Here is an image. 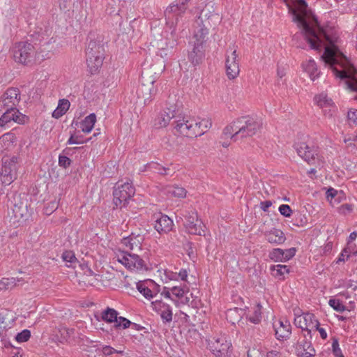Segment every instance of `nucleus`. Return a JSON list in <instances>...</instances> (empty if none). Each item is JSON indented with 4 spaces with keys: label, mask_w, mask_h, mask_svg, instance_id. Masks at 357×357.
I'll return each mask as SVG.
<instances>
[{
    "label": "nucleus",
    "mask_w": 357,
    "mask_h": 357,
    "mask_svg": "<svg viewBox=\"0 0 357 357\" xmlns=\"http://www.w3.org/2000/svg\"><path fill=\"white\" fill-rule=\"evenodd\" d=\"M289 10L293 21L301 29V34L310 44L311 49L321 51L326 43L333 45V40L323 29L319 27L316 29L310 25L313 22L317 24V20L311 10L308 8L305 0H298L295 8L289 7Z\"/></svg>",
    "instance_id": "1"
},
{
    "label": "nucleus",
    "mask_w": 357,
    "mask_h": 357,
    "mask_svg": "<svg viewBox=\"0 0 357 357\" xmlns=\"http://www.w3.org/2000/svg\"><path fill=\"white\" fill-rule=\"evenodd\" d=\"M261 122L252 116H243L235 119L223 130V135L233 142L255 135L261 128Z\"/></svg>",
    "instance_id": "2"
},
{
    "label": "nucleus",
    "mask_w": 357,
    "mask_h": 357,
    "mask_svg": "<svg viewBox=\"0 0 357 357\" xmlns=\"http://www.w3.org/2000/svg\"><path fill=\"white\" fill-rule=\"evenodd\" d=\"M211 126V122L207 119L197 121L196 119L184 114L178 107V112L174 123V128L179 135L195 138L204 135Z\"/></svg>",
    "instance_id": "3"
},
{
    "label": "nucleus",
    "mask_w": 357,
    "mask_h": 357,
    "mask_svg": "<svg viewBox=\"0 0 357 357\" xmlns=\"http://www.w3.org/2000/svg\"><path fill=\"white\" fill-rule=\"evenodd\" d=\"M104 43L102 36L90 33L86 49V64L91 74L98 72L104 59Z\"/></svg>",
    "instance_id": "4"
},
{
    "label": "nucleus",
    "mask_w": 357,
    "mask_h": 357,
    "mask_svg": "<svg viewBox=\"0 0 357 357\" xmlns=\"http://www.w3.org/2000/svg\"><path fill=\"white\" fill-rule=\"evenodd\" d=\"M328 66L335 77L345 80L347 88L357 92V71L348 61H328Z\"/></svg>",
    "instance_id": "5"
},
{
    "label": "nucleus",
    "mask_w": 357,
    "mask_h": 357,
    "mask_svg": "<svg viewBox=\"0 0 357 357\" xmlns=\"http://www.w3.org/2000/svg\"><path fill=\"white\" fill-rule=\"evenodd\" d=\"M220 15L214 10L208 8L202 10L195 22V37L206 38L208 29L220 23Z\"/></svg>",
    "instance_id": "6"
},
{
    "label": "nucleus",
    "mask_w": 357,
    "mask_h": 357,
    "mask_svg": "<svg viewBox=\"0 0 357 357\" xmlns=\"http://www.w3.org/2000/svg\"><path fill=\"white\" fill-rule=\"evenodd\" d=\"M19 158L4 157L2 159V167L1 170V180L3 185H8L17 178Z\"/></svg>",
    "instance_id": "7"
},
{
    "label": "nucleus",
    "mask_w": 357,
    "mask_h": 357,
    "mask_svg": "<svg viewBox=\"0 0 357 357\" xmlns=\"http://www.w3.org/2000/svg\"><path fill=\"white\" fill-rule=\"evenodd\" d=\"M13 52L15 61L24 65L31 63L36 54L33 45L30 43L24 41L16 43Z\"/></svg>",
    "instance_id": "8"
},
{
    "label": "nucleus",
    "mask_w": 357,
    "mask_h": 357,
    "mask_svg": "<svg viewBox=\"0 0 357 357\" xmlns=\"http://www.w3.org/2000/svg\"><path fill=\"white\" fill-rule=\"evenodd\" d=\"M180 214L185 218L183 225L189 234L199 236L204 234L202 222L198 219L197 211L194 208L183 210Z\"/></svg>",
    "instance_id": "9"
},
{
    "label": "nucleus",
    "mask_w": 357,
    "mask_h": 357,
    "mask_svg": "<svg viewBox=\"0 0 357 357\" xmlns=\"http://www.w3.org/2000/svg\"><path fill=\"white\" fill-rule=\"evenodd\" d=\"M135 193V189L131 183L126 182L123 184H117L113 191L114 204L117 208L125 207Z\"/></svg>",
    "instance_id": "10"
},
{
    "label": "nucleus",
    "mask_w": 357,
    "mask_h": 357,
    "mask_svg": "<svg viewBox=\"0 0 357 357\" xmlns=\"http://www.w3.org/2000/svg\"><path fill=\"white\" fill-rule=\"evenodd\" d=\"M116 257L117 261L128 270L134 271H144L147 270L146 262L138 254L121 252L116 255Z\"/></svg>",
    "instance_id": "11"
},
{
    "label": "nucleus",
    "mask_w": 357,
    "mask_h": 357,
    "mask_svg": "<svg viewBox=\"0 0 357 357\" xmlns=\"http://www.w3.org/2000/svg\"><path fill=\"white\" fill-rule=\"evenodd\" d=\"M193 38L195 40L190 43L188 59L191 64L196 67L200 65L205 58L204 43L206 42V38L195 37L194 35Z\"/></svg>",
    "instance_id": "12"
},
{
    "label": "nucleus",
    "mask_w": 357,
    "mask_h": 357,
    "mask_svg": "<svg viewBox=\"0 0 357 357\" xmlns=\"http://www.w3.org/2000/svg\"><path fill=\"white\" fill-rule=\"evenodd\" d=\"M208 347L216 357H229L231 343L225 335L214 337L209 340Z\"/></svg>",
    "instance_id": "13"
},
{
    "label": "nucleus",
    "mask_w": 357,
    "mask_h": 357,
    "mask_svg": "<svg viewBox=\"0 0 357 357\" xmlns=\"http://www.w3.org/2000/svg\"><path fill=\"white\" fill-rule=\"evenodd\" d=\"M32 210L29 208L26 202H20L15 204L12 208V215H10V222L13 226L18 227L25 222L31 217Z\"/></svg>",
    "instance_id": "14"
},
{
    "label": "nucleus",
    "mask_w": 357,
    "mask_h": 357,
    "mask_svg": "<svg viewBox=\"0 0 357 357\" xmlns=\"http://www.w3.org/2000/svg\"><path fill=\"white\" fill-rule=\"evenodd\" d=\"M21 99L20 91L17 88H8L0 98V112L5 108H17Z\"/></svg>",
    "instance_id": "15"
},
{
    "label": "nucleus",
    "mask_w": 357,
    "mask_h": 357,
    "mask_svg": "<svg viewBox=\"0 0 357 357\" xmlns=\"http://www.w3.org/2000/svg\"><path fill=\"white\" fill-rule=\"evenodd\" d=\"M178 112L176 105H171L166 107L154 120L155 128H165L171 123L174 126L176 115Z\"/></svg>",
    "instance_id": "16"
},
{
    "label": "nucleus",
    "mask_w": 357,
    "mask_h": 357,
    "mask_svg": "<svg viewBox=\"0 0 357 357\" xmlns=\"http://www.w3.org/2000/svg\"><path fill=\"white\" fill-rule=\"evenodd\" d=\"M149 71H143L140 78V85L138 87L137 93L142 96L145 100L150 99L155 91L153 84L155 78L149 76Z\"/></svg>",
    "instance_id": "17"
},
{
    "label": "nucleus",
    "mask_w": 357,
    "mask_h": 357,
    "mask_svg": "<svg viewBox=\"0 0 357 357\" xmlns=\"http://www.w3.org/2000/svg\"><path fill=\"white\" fill-rule=\"evenodd\" d=\"M3 113L0 117V126L4 127L10 122H15L18 124H24L28 117L21 113L17 108H5Z\"/></svg>",
    "instance_id": "18"
},
{
    "label": "nucleus",
    "mask_w": 357,
    "mask_h": 357,
    "mask_svg": "<svg viewBox=\"0 0 357 357\" xmlns=\"http://www.w3.org/2000/svg\"><path fill=\"white\" fill-rule=\"evenodd\" d=\"M294 149L298 155L308 163L314 160L318 155L317 147L308 142H297L294 144Z\"/></svg>",
    "instance_id": "19"
},
{
    "label": "nucleus",
    "mask_w": 357,
    "mask_h": 357,
    "mask_svg": "<svg viewBox=\"0 0 357 357\" xmlns=\"http://www.w3.org/2000/svg\"><path fill=\"white\" fill-rule=\"evenodd\" d=\"M190 0H176L173 1L165 10V17L170 20L176 17V21L178 17L182 16L188 8V3Z\"/></svg>",
    "instance_id": "20"
},
{
    "label": "nucleus",
    "mask_w": 357,
    "mask_h": 357,
    "mask_svg": "<svg viewBox=\"0 0 357 357\" xmlns=\"http://www.w3.org/2000/svg\"><path fill=\"white\" fill-rule=\"evenodd\" d=\"M231 52L230 55H227L225 66L226 73L229 79H233L239 74V66L237 61L238 55L236 50L231 49Z\"/></svg>",
    "instance_id": "21"
},
{
    "label": "nucleus",
    "mask_w": 357,
    "mask_h": 357,
    "mask_svg": "<svg viewBox=\"0 0 357 357\" xmlns=\"http://www.w3.org/2000/svg\"><path fill=\"white\" fill-rule=\"evenodd\" d=\"M154 227L160 234H167L172 231L174 227L173 220L167 215L159 213L154 216Z\"/></svg>",
    "instance_id": "22"
},
{
    "label": "nucleus",
    "mask_w": 357,
    "mask_h": 357,
    "mask_svg": "<svg viewBox=\"0 0 357 357\" xmlns=\"http://www.w3.org/2000/svg\"><path fill=\"white\" fill-rule=\"evenodd\" d=\"M185 293H188V288L185 286L165 287L161 292V296L165 298L169 299L175 304V300H180Z\"/></svg>",
    "instance_id": "23"
},
{
    "label": "nucleus",
    "mask_w": 357,
    "mask_h": 357,
    "mask_svg": "<svg viewBox=\"0 0 357 357\" xmlns=\"http://www.w3.org/2000/svg\"><path fill=\"white\" fill-rule=\"evenodd\" d=\"M314 320L316 319L313 314L303 313L294 318V324L298 328L306 331L307 335L311 337V329L309 327L312 328V326L314 325Z\"/></svg>",
    "instance_id": "24"
},
{
    "label": "nucleus",
    "mask_w": 357,
    "mask_h": 357,
    "mask_svg": "<svg viewBox=\"0 0 357 357\" xmlns=\"http://www.w3.org/2000/svg\"><path fill=\"white\" fill-rule=\"evenodd\" d=\"M144 241V235L132 232L121 240V244L131 250H141L142 243Z\"/></svg>",
    "instance_id": "25"
},
{
    "label": "nucleus",
    "mask_w": 357,
    "mask_h": 357,
    "mask_svg": "<svg viewBox=\"0 0 357 357\" xmlns=\"http://www.w3.org/2000/svg\"><path fill=\"white\" fill-rule=\"evenodd\" d=\"M153 309L160 314L161 319L164 322H171L172 321V310L169 304L162 301L152 302Z\"/></svg>",
    "instance_id": "26"
},
{
    "label": "nucleus",
    "mask_w": 357,
    "mask_h": 357,
    "mask_svg": "<svg viewBox=\"0 0 357 357\" xmlns=\"http://www.w3.org/2000/svg\"><path fill=\"white\" fill-rule=\"evenodd\" d=\"M296 354L298 357H314L316 352L310 342L303 340L296 346Z\"/></svg>",
    "instance_id": "27"
},
{
    "label": "nucleus",
    "mask_w": 357,
    "mask_h": 357,
    "mask_svg": "<svg viewBox=\"0 0 357 357\" xmlns=\"http://www.w3.org/2000/svg\"><path fill=\"white\" fill-rule=\"evenodd\" d=\"M160 277L161 280L165 283H167L170 281H178V280L185 281L188 277V272L185 269H181L178 273L166 269L164 270Z\"/></svg>",
    "instance_id": "28"
},
{
    "label": "nucleus",
    "mask_w": 357,
    "mask_h": 357,
    "mask_svg": "<svg viewBox=\"0 0 357 357\" xmlns=\"http://www.w3.org/2000/svg\"><path fill=\"white\" fill-rule=\"evenodd\" d=\"M279 326H274L276 338L279 340L287 339L291 333V326L290 323L285 321H279Z\"/></svg>",
    "instance_id": "29"
},
{
    "label": "nucleus",
    "mask_w": 357,
    "mask_h": 357,
    "mask_svg": "<svg viewBox=\"0 0 357 357\" xmlns=\"http://www.w3.org/2000/svg\"><path fill=\"white\" fill-rule=\"evenodd\" d=\"M266 240L272 244L280 245L286 241L284 232L276 228H273L265 233Z\"/></svg>",
    "instance_id": "30"
},
{
    "label": "nucleus",
    "mask_w": 357,
    "mask_h": 357,
    "mask_svg": "<svg viewBox=\"0 0 357 357\" xmlns=\"http://www.w3.org/2000/svg\"><path fill=\"white\" fill-rule=\"evenodd\" d=\"M70 106V103L67 99H61L59 100L58 106L52 112V117L58 119L66 113Z\"/></svg>",
    "instance_id": "31"
},
{
    "label": "nucleus",
    "mask_w": 357,
    "mask_h": 357,
    "mask_svg": "<svg viewBox=\"0 0 357 357\" xmlns=\"http://www.w3.org/2000/svg\"><path fill=\"white\" fill-rule=\"evenodd\" d=\"M96 121V116L94 113L90 114L86 116L81 122V129L85 133L90 132Z\"/></svg>",
    "instance_id": "32"
},
{
    "label": "nucleus",
    "mask_w": 357,
    "mask_h": 357,
    "mask_svg": "<svg viewBox=\"0 0 357 357\" xmlns=\"http://www.w3.org/2000/svg\"><path fill=\"white\" fill-rule=\"evenodd\" d=\"M118 312L110 307H107L103 312L101 313V319L105 322L107 323H113L117 322L118 318Z\"/></svg>",
    "instance_id": "33"
},
{
    "label": "nucleus",
    "mask_w": 357,
    "mask_h": 357,
    "mask_svg": "<svg viewBox=\"0 0 357 357\" xmlns=\"http://www.w3.org/2000/svg\"><path fill=\"white\" fill-rule=\"evenodd\" d=\"M303 68L304 70L309 73L312 80H314L315 78L319 77L317 65L313 59H310L306 63L303 64Z\"/></svg>",
    "instance_id": "34"
},
{
    "label": "nucleus",
    "mask_w": 357,
    "mask_h": 357,
    "mask_svg": "<svg viewBox=\"0 0 357 357\" xmlns=\"http://www.w3.org/2000/svg\"><path fill=\"white\" fill-rule=\"evenodd\" d=\"M137 289L147 299H151L157 294V292L154 293L151 290L144 282H137Z\"/></svg>",
    "instance_id": "35"
},
{
    "label": "nucleus",
    "mask_w": 357,
    "mask_h": 357,
    "mask_svg": "<svg viewBox=\"0 0 357 357\" xmlns=\"http://www.w3.org/2000/svg\"><path fill=\"white\" fill-rule=\"evenodd\" d=\"M272 275L275 277L283 278L285 274L289 273V269L286 265H275L271 267Z\"/></svg>",
    "instance_id": "36"
},
{
    "label": "nucleus",
    "mask_w": 357,
    "mask_h": 357,
    "mask_svg": "<svg viewBox=\"0 0 357 357\" xmlns=\"http://www.w3.org/2000/svg\"><path fill=\"white\" fill-rule=\"evenodd\" d=\"M314 100L317 105L320 107H330L333 104L332 100L324 93L316 96L314 97Z\"/></svg>",
    "instance_id": "37"
},
{
    "label": "nucleus",
    "mask_w": 357,
    "mask_h": 357,
    "mask_svg": "<svg viewBox=\"0 0 357 357\" xmlns=\"http://www.w3.org/2000/svg\"><path fill=\"white\" fill-rule=\"evenodd\" d=\"M59 333L61 339V342H68L75 335V329L66 327H61Z\"/></svg>",
    "instance_id": "38"
},
{
    "label": "nucleus",
    "mask_w": 357,
    "mask_h": 357,
    "mask_svg": "<svg viewBox=\"0 0 357 357\" xmlns=\"http://www.w3.org/2000/svg\"><path fill=\"white\" fill-rule=\"evenodd\" d=\"M248 319L250 322L257 324L261 320V305L257 304L254 307V311L252 314L249 315Z\"/></svg>",
    "instance_id": "39"
},
{
    "label": "nucleus",
    "mask_w": 357,
    "mask_h": 357,
    "mask_svg": "<svg viewBox=\"0 0 357 357\" xmlns=\"http://www.w3.org/2000/svg\"><path fill=\"white\" fill-rule=\"evenodd\" d=\"M17 282L20 280L15 278H2L0 280V290L12 289L16 286Z\"/></svg>",
    "instance_id": "40"
},
{
    "label": "nucleus",
    "mask_w": 357,
    "mask_h": 357,
    "mask_svg": "<svg viewBox=\"0 0 357 357\" xmlns=\"http://www.w3.org/2000/svg\"><path fill=\"white\" fill-rule=\"evenodd\" d=\"M269 258L274 261H284L283 250L274 248L269 253Z\"/></svg>",
    "instance_id": "41"
},
{
    "label": "nucleus",
    "mask_w": 357,
    "mask_h": 357,
    "mask_svg": "<svg viewBox=\"0 0 357 357\" xmlns=\"http://www.w3.org/2000/svg\"><path fill=\"white\" fill-rule=\"evenodd\" d=\"M13 137V135L10 133L4 134L0 137V151H3L9 146Z\"/></svg>",
    "instance_id": "42"
},
{
    "label": "nucleus",
    "mask_w": 357,
    "mask_h": 357,
    "mask_svg": "<svg viewBox=\"0 0 357 357\" xmlns=\"http://www.w3.org/2000/svg\"><path fill=\"white\" fill-rule=\"evenodd\" d=\"M62 259L67 263L68 267L73 266L74 264L77 263V259L72 251H65L62 254Z\"/></svg>",
    "instance_id": "43"
},
{
    "label": "nucleus",
    "mask_w": 357,
    "mask_h": 357,
    "mask_svg": "<svg viewBox=\"0 0 357 357\" xmlns=\"http://www.w3.org/2000/svg\"><path fill=\"white\" fill-rule=\"evenodd\" d=\"M169 193L172 196L178 198H183L186 195V190L184 188L174 186L169 190Z\"/></svg>",
    "instance_id": "44"
},
{
    "label": "nucleus",
    "mask_w": 357,
    "mask_h": 357,
    "mask_svg": "<svg viewBox=\"0 0 357 357\" xmlns=\"http://www.w3.org/2000/svg\"><path fill=\"white\" fill-rule=\"evenodd\" d=\"M30 337L31 331L28 329H24L16 335L15 340L17 342L22 343L27 342Z\"/></svg>",
    "instance_id": "45"
},
{
    "label": "nucleus",
    "mask_w": 357,
    "mask_h": 357,
    "mask_svg": "<svg viewBox=\"0 0 357 357\" xmlns=\"http://www.w3.org/2000/svg\"><path fill=\"white\" fill-rule=\"evenodd\" d=\"M329 305L335 311L342 312L345 310V306L340 302L339 299L331 298L328 301Z\"/></svg>",
    "instance_id": "46"
},
{
    "label": "nucleus",
    "mask_w": 357,
    "mask_h": 357,
    "mask_svg": "<svg viewBox=\"0 0 357 357\" xmlns=\"http://www.w3.org/2000/svg\"><path fill=\"white\" fill-rule=\"evenodd\" d=\"M132 324V322L125 317H119L117 318V322L114 324L116 328L126 329L129 328Z\"/></svg>",
    "instance_id": "47"
},
{
    "label": "nucleus",
    "mask_w": 357,
    "mask_h": 357,
    "mask_svg": "<svg viewBox=\"0 0 357 357\" xmlns=\"http://www.w3.org/2000/svg\"><path fill=\"white\" fill-rule=\"evenodd\" d=\"M347 119L350 126L357 125V109H349L347 112Z\"/></svg>",
    "instance_id": "48"
},
{
    "label": "nucleus",
    "mask_w": 357,
    "mask_h": 357,
    "mask_svg": "<svg viewBox=\"0 0 357 357\" xmlns=\"http://www.w3.org/2000/svg\"><path fill=\"white\" fill-rule=\"evenodd\" d=\"M188 293H185L180 300H175V305L180 307L183 305H193V301H190V298L188 296Z\"/></svg>",
    "instance_id": "49"
},
{
    "label": "nucleus",
    "mask_w": 357,
    "mask_h": 357,
    "mask_svg": "<svg viewBox=\"0 0 357 357\" xmlns=\"http://www.w3.org/2000/svg\"><path fill=\"white\" fill-rule=\"evenodd\" d=\"M332 349L335 357H344L340 348L338 340L336 338L333 340Z\"/></svg>",
    "instance_id": "50"
},
{
    "label": "nucleus",
    "mask_w": 357,
    "mask_h": 357,
    "mask_svg": "<svg viewBox=\"0 0 357 357\" xmlns=\"http://www.w3.org/2000/svg\"><path fill=\"white\" fill-rule=\"evenodd\" d=\"M279 211L284 217H290L292 213L291 207L287 204H282L279 207Z\"/></svg>",
    "instance_id": "51"
},
{
    "label": "nucleus",
    "mask_w": 357,
    "mask_h": 357,
    "mask_svg": "<svg viewBox=\"0 0 357 357\" xmlns=\"http://www.w3.org/2000/svg\"><path fill=\"white\" fill-rule=\"evenodd\" d=\"M101 352L104 356H109L113 354H120L122 351H118L110 346H104L101 349Z\"/></svg>",
    "instance_id": "52"
},
{
    "label": "nucleus",
    "mask_w": 357,
    "mask_h": 357,
    "mask_svg": "<svg viewBox=\"0 0 357 357\" xmlns=\"http://www.w3.org/2000/svg\"><path fill=\"white\" fill-rule=\"evenodd\" d=\"M71 164V160L66 155H59V165L63 168L68 167Z\"/></svg>",
    "instance_id": "53"
},
{
    "label": "nucleus",
    "mask_w": 357,
    "mask_h": 357,
    "mask_svg": "<svg viewBox=\"0 0 357 357\" xmlns=\"http://www.w3.org/2000/svg\"><path fill=\"white\" fill-rule=\"evenodd\" d=\"M296 250L294 248L283 250L284 261H287L291 259L296 255Z\"/></svg>",
    "instance_id": "54"
},
{
    "label": "nucleus",
    "mask_w": 357,
    "mask_h": 357,
    "mask_svg": "<svg viewBox=\"0 0 357 357\" xmlns=\"http://www.w3.org/2000/svg\"><path fill=\"white\" fill-rule=\"evenodd\" d=\"M337 195V191L336 190H335L334 188H329L327 191H326V198L328 201H330L331 202H332V200L333 199H335V201H337V202H339V199L337 198H336Z\"/></svg>",
    "instance_id": "55"
},
{
    "label": "nucleus",
    "mask_w": 357,
    "mask_h": 357,
    "mask_svg": "<svg viewBox=\"0 0 357 357\" xmlns=\"http://www.w3.org/2000/svg\"><path fill=\"white\" fill-rule=\"evenodd\" d=\"M312 328H315L316 331H318L320 333V336L322 339L325 340L327 338V333L324 328L319 327V322L318 320H314V325Z\"/></svg>",
    "instance_id": "56"
},
{
    "label": "nucleus",
    "mask_w": 357,
    "mask_h": 357,
    "mask_svg": "<svg viewBox=\"0 0 357 357\" xmlns=\"http://www.w3.org/2000/svg\"><path fill=\"white\" fill-rule=\"evenodd\" d=\"M90 140V139H87L84 142H87ZM84 141H81L79 139L78 136L75 137L74 135H71L67 142V144H83Z\"/></svg>",
    "instance_id": "57"
},
{
    "label": "nucleus",
    "mask_w": 357,
    "mask_h": 357,
    "mask_svg": "<svg viewBox=\"0 0 357 357\" xmlns=\"http://www.w3.org/2000/svg\"><path fill=\"white\" fill-rule=\"evenodd\" d=\"M58 208V203L56 202H52L45 207V213L50 214Z\"/></svg>",
    "instance_id": "58"
},
{
    "label": "nucleus",
    "mask_w": 357,
    "mask_h": 357,
    "mask_svg": "<svg viewBox=\"0 0 357 357\" xmlns=\"http://www.w3.org/2000/svg\"><path fill=\"white\" fill-rule=\"evenodd\" d=\"M145 167H148L149 171L157 172L158 169L160 168V165L155 162H151L146 164Z\"/></svg>",
    "instance_id": "59"
},
{
    "label": "nucleus",
    "mask_w": 357,
    "mask_h": 357,
    "mask_svg": "<svg viewBox=\"0 0 357 357\" xmlns=\"http://www.w3.org/2000/svg\"><path fill=\"white\" fill-rule=\"evenodd\" d=\"M345 256L347 257V259L349 257V255L348 254V248L343 249L337 260V263L345 261Z\"/></svg>",
    "instance_id": "60"
},
{
    "label": "nucleus",
    "mask_w": 357,
    "mask_h": 357,
    "mask_svg": "<svg viewBox=\"0 0 357 357\" xmlns=\"http://www.w3.org/2000/svg\"><path fill=\"white\" fill-rule=\"evenodd\" d=\"M351 211H352V206L351 204H342L339 208V211L340 213H344V214L346 213V211L350 212Z\"/></svg>",
    "instance_id": "61"
},
{
    "label": "nucleus",
    "mask_w": 357,
    "mask_h": 357,
    "mask_svg": "<svg viewBox=\"0 0 357 357\" xmlns=\"http://www.w3.org/2000/svg\"><path fill=\"white\" fill-rule=\"evenodd\" d=\"M272 202L271 201H264L260 203V207L264 211H267L268 208L271 207Z\"/></svg>",
    "instance_id": "62"
},
{
    "label": "nucleus",
    "mask_w": 357,
    "mask_h": 357,
    "mask_svg": "<svg viewBox=\"0 0 357 357\" xmlns=\"http://www.w3.org/2000/svg\"><path fill=\"white\" fill-rule=\"evenodd\" d=\"M280 353L275 350H271L266 353V357H280Z\"/></svg>",
    "instance_id": "63"
},
{
    "label": "nucleus",
    "mask_w": 357,
    "mask_h": 357,
    "mask_svg": "<svg viewBox=\"0 0 357 357\" xmlns=\"http://www.w3.org/2000/svg\"><path fill=\"white\" fill-rule=\"evenodd\" d=\"M169 170V169H167L162 166L160 165V168H159L157 171V172L162 175H166L168 173L167 172Z\"/></svg>",
    "instance_id": "64"
}]
</instances>
